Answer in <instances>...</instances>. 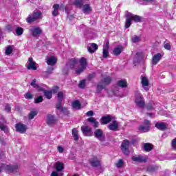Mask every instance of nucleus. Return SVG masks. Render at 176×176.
<instances>
[{"mask_svg": "<svg viewBox=\"0 0 176 176\" xmlns=\"http://www.w3.org/2000/svg\"><path fill=\"white\" fill-rule=\"evenodd\" d=\"M112 77L109 76H106L103 77L100 82L98 83L96 87V93L98 94H100L101 93V91L104 90L106 87V86H109L111 83H112Z\"/></svg>", "mask_w": 176, "mask_h": 176, "instance_id": "1", "label": "nucleus"}, {"mask_svg": "<svg viewBox=\"0 0 176 176\" xmlns=\"http://www.w3.org/2000/svg\"><path fill=\"white\" fill-rule=\"evenodd\" d=\"M42 19V12H33L32 14H29L28 18L26 19L27 23L31 24L32 23H34L37 20Z\"/></svg>", "mask_w": 176, "mask_h": 176, "instance_id": "2", "label": "nucleus"}, {"mask_svg": "<svg viewBox=\"0 0 176 176\" xmlns=\"http://www.w3.org/2000/svg\"><path fill=\"white\" fill-rule=\"evenodd\" d=\"M80 67H78L76 70V74L77 75H80V74H82V72H85V70L87 67V60L85 57H82L80 60Z\"/></svg>", "mask_w": 176, "mask_h": 176, "instance_id": "3", "label": "nucleus"}, {"mask_svg": "<svg viewBox=\"0 0 176 176\" xmlns=\"http://www.w3.org/2000/svg\"><path fill=\"white\" fill-rule=\"evenodd\" d=\"M138 129L141 133H148L151 130V121L149 120H144L143 124L140 125Z\"/></svg>", "mask_w": 176, "mask_h": 176, "instance_id": "4", "label": "nucleus"}, {"mask_svg": "<svg viewBox=\"0 0 176 176\" xmlns=\"http://www.w3.org/2000/svg\"><path fill=\"white\" fill-rule=\"evenodd\" d=\"M88 162L91 167H101V160H98V157H97L96 155H93L91 158H89Z\"/></svg>", "mask_w": 176, "mask_h": 176, "instance_id": "5", "label": "nucleus"}, {"mask_svg": "<svg viewBox=\"0 0 176 176\" xmlns=\"http://www.w3.org/2000/svg\"><path fill=\"white\" fill-rule=\"evenodd\" d=\"M15 129L17 133H20V134H25L27 133V130H28V128L27 127V125L18 122L15 124Z\"/></svg>", "mask_w": 176, "mask_h": 176, "instance_id": "6", "label": "nucleus"}, {"mask_svg": "<svg viewBox=\"0 0 176 176\" xmlns=\"http://www.w3.org/2000/svg\"><path fill=\"white\" fill-rule=\"evenodd\" d=\"M129 146L130 141H129V140H125L122 142L121 144V151L124 153V155H130V151L129 150Z\"/></svg>", "mask_w": 176, "mask_h": 176, "instance_id": "7", "label": "nucleus"}, {"mask_svg": "<svg viewBox=\"0 0 176 176\" xmlns=\"http://www.w3.org/2000/svg\"><path fill=\"white\" fill-rule=\"evenodd\" d=\"M135 104L139 108H143L145 106V99L142 95H137L135 96Z\"/></svg>", "mask_w": 176, "mask_h": 176, "instance_id": "8", "label": "nucleus"}, {"mask_svg": "<svg viewBox=\"0 0 176 176\" xmlns=\"http://www.w3.org/2000/svg\"><path fill=\"white\" fill-rule=\"evenodd\" d=\"M94 135L98 140L100 141H105V136L104 135V131L102 129H98L94 132Z\"/></svg>", "mask_w": 176, "mask_h": 176, "instance_id": "9", "label": "nucleus"}, {"mask_svg": "<svg viewBox=\"0 0 176 176\" xmlns=\"http://www.w3.org/2000/svg\"><path fill=\"white\" fill-rule=\"evenodd\" d=\"M131 159L133 162H136V163H146L148 162V157H144L142 155L133 156Z\"/></svg>", "mask_w": 176, "mask_h": 176, "instance_id": "10", "label": "nucleus"}, {"mask_svg": "<svg viewBox=\"0 0 176 176\" xmlns=\"http://www.w3.org/2000/svg\"><path fill=\"white\" fill-rule=\"evenodd\" d=\"M111 122H112V116L111 115L102 116L100 120V122L102 125L108 124V123H111Z\"/></svg>", "mask_w": 176, "mask_h": 176, "instance_id": "11", "label": "nucleus"}, {"mask_svg": "<svg viewBox=\"0 0 176 176\" xmlns=\"http://www.w3.org/2000/svg\"><path fill=\"white\" fill-rule=\"evenodd\" d=\"M155 127L158 130H160V131H166L168 126L166 122H156L155 124Z\"/></svg>", "mask_w": 176, "mask_h": 176, "instance_id": "12", "label": "nucleus"}, {"mask_svg": "<svg viewBox=\"0 0 176 176\" xmlns=\"http://www.w3.org/2000/svg\"><path fill=\"white\" fill-rule=\"evenodd\" d=\"M57 122L56 117L52 114H48L47 116V124L48 126H52V124H54Z\"/></svg>", "mask_w": 176, "mask_h": 176, "instance_id": "13", "label": "nucleus"}, {"mask_svg": "<svg viewBox=\"0 0 176 176\" xmlns=\"http://www.w3.org/2000/svg\"><path fill=\"white\" fill-rule=\"evenodd\" d=\"M87 50L89 53H96V52L98 50V45H97V43H92L90 44V46L87 47Z\"/></svg>", "mask_w": 176, "mask_h": 176, "instance_id": "14", "label": "nucleus"}, {"mask_svg": "<svg viewBox=\"0 0 176 176\" xmlns=\"http://www.w3.org/2000/svg\"><path fill=\"white\" fill-rule=\"evenodd\" d=\"M108 129L111 130V131H118V130H119V123L118 121L114 120L108 126Z\"/></svg>", "mask_w": 176, "mask_h": 176, "instance_id": "15", "label": "nucleus"}, {"mask_svg": "<svg viewBox=\"0 0 176 176\" xmlns=\"http://www.w3.org/2000/svg\"><path fill=\"white\" fill-rule=\"evenodd\" d=\"M30 31L32 36H34V38H36V36H39V35L42 34V29H41V28L39 27H36L34 29H32Z\"/></svg>", "mask_w": 176, "mask_h": 176, "instance_id": "16", "label": "nucleus"}, {"mask_svg": "<svg viewBox=\"0 0 176 176\" xmlns=\"http://www.w3.org/2000/svg\"><path fill=\"white\" fill-rule=\"evenodd\" d=\"M53 10L52 11V14L54 16V17H57L58 14H60V12L58 10H60V5L55 3L52 6Z\"/></svg>", "mask_w": 176, "mask_h": 176, "instance_id": "17", "label": "nucleus"}, {"mask_svg": "<svg viewBox=\"0 0 176 176\" xmlns=\"http://www.w3.org/2000/svg\"><path fill=\"white\" fill-rule=\"evenodd\" d=\"M160 60H162V54L157 53L153 56L151 63L153 65H156Z\"/></svg>", "mask_w": 176, "mask_h": 176, "instance_id": "18", "label": "nucleus"}, {"mask_svg": "<svg viewBox=\"0 0 176 176\" xmlns=\"http://www.w3.org/2000/svg\"><path fill=\"white\" fill-rule=\"evenodd\" d=\"M5 170H7V171H10V173H13L14 171H16L19 168V166L17 164L15 165H6L4 164L3 166Z\"/></svg>", "mask_w": 176, "mask_h": 176, "instance_id": "19", "label": "nucleus"}, {"mask_svg": "<svg viewBox=\"0 0 176 176\" xmlns=\"http://www.w3.org/2000/svg\"><path fill=\"white\" fill-rule=\"evenodd\" d=\"M82 12L85 14H89L93 12V8L90 6V4H85L82 6Z\"/></svg>", "mask_w": 176, "mask_h": 176, "instance_id": "20", "label": "nucleus"}, {"mask_svg": "<svg viewBox=\"0 0 176 176\" xmlns=\"http://www.w3.org/2000/svg\"><path fill=\"white\" fill-rule=\"evenodd\" d=\"M142 149L144 152H151V151L153 150V144L151 143H144L143 144Z\"/></svg>", "mask_w": 176, "mask_h": 176, "instance_id": "21", "label": "nucleus"}, {"mask_svg": "<svg viewBox=\"0 0 176 176\" xmlns=\"http://www.w3.org/2000/svg\"><path fill=\"white\" fill-rule=\"evenodd\" d=\"M116 85L118 87H121V89H126V87L129 86V84L127 83V81L126 80H120L117 81Z\"/></svg>", "mask_w": 176, "mask_h": 176, "instance_id": "22", "label": "nucleus"}, {"mask_svg": "<svg viewBox=\"0 0 176 176\" xmlns=\"http://www.w3.org/2000/svg\"><path fill=\"white\" fill-rule=\"evenodd\" d=\"M87 122H89V123L93 124V127L94 129H97L98 126H100V122H98L95 118L90 117L87 118Z\"/></svg>", "mask_w": 176, "mask_h": 176, "instance_id": "23", "label": "nucleus"}, {"mask_svg": "<svg viewBox=\"0 0 176 176\" xmlns=\"http://www.w3.org/2000/svg\"><path fill=\"white\" fill-rule=\"evenodd\" d=\"M47 64L48 65H56L57 64V58L54 56H51L47 60Z\"/></svg>", "mask_w": 176, "mask_h": 176, "instance_id": "24", "label": "nucleus"}, {"mask_svg": "<svg viewBox=\"0 0 176 176\" xmlns=\"http://www.w3.org/2000/svg\"><path fill=\"white\" fill-rule=\"evenodd\" d=\"M84 3H85L83 0H74L73 1V5L76 8H78V9H82V8H83Z\"/></svg>", "mask_w": 176, "mask_h": 176, "instance_id": "25", "label": "nucleus"}, {"mask_svg": "<svg viewBox=\"0 0 176 176\" xmlns=\"http://www.w3.org/2000/svg\"><path fill=\"white\" fill-rule=\"evenodd\" d=\"M129 16H131V19H132V21H135V23H141V21H142V17L140 15L130 14Z\"/></svg>", "mask_w": 176, "mask_h": 176, "instance_id": "26", "label": "nucleus"}, {"mask_svg": "<svg viewBox=\"0 0 176 176\" xmlns=\"http://www.w3.org/2000/svg\"><path fill=\"white\" fill-rule=\"evenodd\" d=\"M81 130L82 133L85 135H89L90 133H91V128L87 126H82Z\"/></svg>", "mask_w": 176, "mask_h": 176, "instance_id": "27", "label": "nucleus"}, {"mask_svg": "<svg viewBox=\"0 0 176 176\" xmlns=\"http://www.w3.org/2000/svg\"><path fill=\"white\" fill-rule=\"evenodd\" d=\"M122 51L123 47L122 45H118L117 47L114 48L113 52L114 56H120Z\"/></svg>", "mask_w": 176, "mask_h": 176, "instance_id": "28", "label": "nucleus"}, {"mask_svg": "<svg viewBox=\"0 0 176 176\" xmlns=\"http://www.w3.org/2000/svg\"><path fill=\"white\" fill-rule=\"evenodd\" d=\"M43 93L44 94V96L47 100H52V98H53V92H52L51 90L44 89V91H43Z\"/></svg>", "mask_w": 176, "mask_h": 176, "instance_id": "29", "label": "nucleus"}, {"mask_svg": "<svg viewBox=\"0 0 176 176\" xmlns=\"http://www.w3.org/2000/svg\"><path fill=\"white\" fill-rule=\"evenodd\" d=\"M78 65V60L76 58H72L69 61V68L74 69Z\"/></svg>", "mask_w": 176, "mask_h": 176, "instance_id": "30", "label": "nucleus"}, {"mask_svg": "<svg viewBox=\"0 0 176 176\" xmlns=\"http://www.w3.org/2000/svg\"><path fill=\"white\" fill-rule=\"evenodd\" d=\"M55 168L56 171L60 173L62 170H64V164L63 162H57L55 164Z\"/></svg>", "mask_w": 176, "mask_h": 176, "instance_id": "31", "label": "nucleus"}, {"mask_svg": "<svg viewBox=\"0 0 176 176\" xmlns=\"http://www.w3.org/2000/svg\"><path fill=\"white\" fill-rule=\"evenodd\" d=\"M131 21H133V19H131L130 14L126 15L125 28H130V26L131 25Z\"/></svg>", "mask_w": 176, "mask_h": 176, "instance_id": "32", "label": "nucleus"}, {"mask_svg": "<svg viewBox=\"0 0 176 176\" xmlns=\"http://www.w3.org/2000/svg\"><path fill=\"white\" fill-rule=\"evenodd\" d=\"M0 130H1V131H3V133H6V134H8V133H9V128L8 127V125H5L2 122H0Z\"/></svg>", "mask_w": 176, "mask_h": 176, "instance_id": "33", "label": "nucleus"}, {"mask_svg": "<svg viewBox=\"0 0 176 176\" xmlns=\"http://www.w3.org/2000/svg\"><path fill=\"white\" fill-rule=\"evenodd\" d=\"M159 170V166L157 165H151L147 168V170L149 173H154V171H157Z\"/></svg>", "mask_w": 176, "mask_h": 176, "instance_id": "34", "label": "nucleus"}, {"mask_svg": "<svg viewBox=\"0 0 176 176\" xmlns=\"http://www.w3.org/2000/svg\"><path fill=\"white\" fill-rule=\"evenodd\" d=\"M72 107L74 108V109H80L82 104H80V102L79 100H75L72 103Z\"/></svg>", "mask_w": 176, "mask_h": 176, "instance_id": "35", "label": "nucleus"}, {"mask_svg": "<svg viewBox=\"0 0 176 176\" xmlns=\"http://www.w3.org/2000/svg\"><path fill=\"white\" fill-rule=\"evenodd\" d=\"M72 135L74 138V141L79 140L78 132V130H76V129H75V128L72 129Z\"/></svg>", "mask_w": 176, "mask_h": 176, "instance_id": "36", "label": "nucleus"}, {"mask_svg": "<svg viewBox=\"0 0 176 176\" xmlns=\"http://www.w3.org/2000/svg\"><path fill=\"white\" fill-rule=\"evenodd\" d=\"M27 69L36 71L38 69V67L36 66V63L32 64H28Z\"/></svg>", "mask_w": 176, "mask_h": 176, "instance_id": "37", "label": "nucleus"}, {"mask_svg": "<svg viewBox=\"0 0 176 176\" xmlns=\"http://www.w3.org/2000/svg\"><path fill=\"white\" fill-rule=\"evenodd\" d=\"M142 85L143 87L149 86V80L145 76L142 78Z\"/></svg>", "mask_w": 176, "mask_h": 176, "instance_id": "38", "label": "nucleus"}, {"mask_svg": "<svg viewBox=\"0 0 176 176\" xmlns=\"http://www.w3.org/2000/svg\"><path fill=\"white\" fill-rule=\"evenodd\" d=\"M15 32L17 36H20V35H23V34L24 33V29L21 27H17Z\"/></svg>", "mask_w": 176, "mask_h": 176, "instance_id": "39", "label": "nucleus"}, {"mask_svg": "<svg viewBox=\"0 0 176 176\" xmlns=\"http://www.w3.org/2000/svg\"><path fill=\"white\" fill-rule=\"evenodd\" d=\"M13 53V47L9 45L6 49V56H9Z\"/></svg>", "mask_w": 176, "mask_h": 176, "instance_id": "40", "label": "nucleus"}, {"mask_svg": "<svg viewBox=\"0 0 176 176\" xmlns=\"http://www.w3.org/2000/svg\"><path fill=\"white\" fill-rule=\"evenodd\" d=\"M54 71V67H48L47 68V71L45 72V75L49 76V75H51V74H53Z\"/></svg>", "mask_w": 176, "mask_h": 176, "instance_id": "41", "label": "nucleus"}, {"mask_svg": "<svg viewBox=\"0 0 176 176\" xmlns=\"http://www.w3.org/2000/svg\"><path fill=\"white\" fill-rule=\"evenodd\" d=\"M57 98L58 101H63L64 98V93L63 91H58L57 94Z\"/></svg>", "mask_w": 176, "mask_h": 176, "instance_id": "42", "label": "nucleus"}, {"mask_svg": "<svg viewBox=\"0 0 176 176\" xmlns=\"http://www.w3.org/2000/svg\"><path fill=\"white\" fill-rule=\"evenodd\" d=\"M24 97L26 100H32L34 95L31 92H27L25 94Z\"/></svg>", "mask_w": 176, "mask_h": 176, "instance_id": "43", "label": "nucleus"}, {"mask_svg": "<svg viewBox=\"0 0 176 176\" xmlns=\"http://www.w3.org/2000/svg\"><path fill=\"white\" fill-rule=\"evenodd\" d=\"M36 115H38V112L30 111L29 113V120H32V119H34V118H35V116H36Z\"/></svg>", "mask_w": 176, "mask_h": 176, "instance_id": "44", "label": "nucleus"}, {"mask_svg": "<svg viewBox=\"0 0 176 176\" xmlns=\"http://www.w3.org/2000/svg\"><path fill=\"white\" fill-rule=\"evenodd\" d=\"M80 89H85L86 87V80H81L78 84Z\"/></svg>", "mask_w": 176, "mask_h": 176, "instance_id": "45", "label": "nucleus"}, {"mask_svg": "<svg viewBox=\"0 0 176 176\" xmlns=\"http://www.w3.org/2000/svg\"><path fill=\"white\" fill-rule=\"evenodd\" d=\"M60 112H62L66 116H68V115H69V111H68V109H67V107H62L60 109Z\"/></svg>", "mask_w": 176, "mask_h": 176, "instance_id": "46", "label": "nucleus"}, {"mask_svg": "<svg viewBox=\"0 0 176 176\" xmlns=\"http://www.w3.org/2000/svg\"><path fill=\"white\" fill-rule=\"evenodd\" d=\"M63 108V100H57L56 104V109L59 110Z\"/></svg>", "mask_w": 176, "mask_h": 176, "instance_id": "47", "label": "nucleus"}, {"mask_svg": "<svg viewBox=\"0 0 176 176\" xmlns=\"http://www.w3.org/2000/svg\"><path fill=\"white\" fill-rule=\"evenodd\" d=\"M58 90H60V87L55 85L52 87L51 91L52 92L53 94H56L58 93Z\"/></svg>", "mask_w": 176, "mask_h": 176, "instance_id": "48", "label": "nucleus"}, {"mask_svg": "<svg viewBox=\"0 0 176 176\" xmlns=\"http://www.w3.org/2000/svg\"><path fill=\"white\" fill-rule=\"evenodd\" d=\"M43 101V96H38L36 98L34 99V104H39Z\"/></svg>", "mask_w": 176, "mask_h": 176, "instance_id": "49", "label": "nucleus"}, {"mask_svg": "<svg viewBox=\"0 0 176 176\" xmlns=\"http://www.w3.org/2000/svg\"><path fill=\"white\" fill-rule=\"evenodd\" d=\"M171 148L173 151H176V138L171 141Z\"/></svg>", "mask_w": 176, "mask_h": 176, "instance_id": "50", "label": "nucleus"}, {"mask_svg": "<svg viewBox=\"0 0 176 176\" xmlns=\"http://www.w3.org/2000/svg\"><path fill=\"white\" fill-rule=\"evenodd\" d=\"M116 164L118 168H120V167H123V164H124V162H123V160H119Z\"/></svg>", "mask_w": 176, "mask_h": 176, "instance_id": "51", "label": "nucleus"}, {"mask_svg": "<svg viewBox=\"0 0 176 176\" xmlns=\"http://www.w3.org/2000/svg\"><path fill=\"white\" fill-rule=\"evenodd\" d=\"M103 58H107V57H109V52H108V50L103 49Z\"/></svg>", "mask_w": 176, "mask_h": 176, "instance_id": "52", "label": "nucleus"}, {"mask_svg": "<svg viewBox=\"0 0 176 176\" xmlns=\"http://www.w3.org/2000/svg\"><path fill=\"white\" fill-rule=\"evenodd\" d=\"M139 41L140 37L138 36H134L133 37H132L131 42H133V43H137Z\"/></svg>", "mask_w": 176, "mask_h": 176, "instance_id": "53", "label": "nucleus"}, {"mask_svg": "<svg viewBox=\"0 0 176 176\" xmlns=\"http://www.w3.org/2000/svg\"><path fill=\"white\" fill-rule=\"evenodd\" d=\"M146 109H148V111H152V110L155 109L153 108V104L152 103H148L146 105Z\"/></svg>", "mask_w": 176, "mask_h": 176, "instance_id": "54", "label": "nucleus"}, {"mask_svg": "<svg viewBox=\"0 0 176 176\" xmlns=\"http://www.w3.org/2000/svg\"><path fill=\"white\" fill-rule=\"evenodd\" d=\"M5 111H6V112H10V111H12V107L10 105H9V104H6Z\"/></svg>", "mask_w": 176, "mask_h": 176, "instance_id": "55", "label": "nucleus"}, {"mask_svg": "<svg viewBox=\"0 0 176 176\" xmlns=\"http://www.w3.org/2000/svg\"><path fill=\"white\" fill-rule=\"evenodd\" d=\"M164 49L166 50H171V45L170 43H166L164 46Z\"/></svg>", "mask_w": 176, "mask_h": 176, "instance_id": "56", "label": "nucleus"}, {"mask_svg": "<svg viewBox=\"0 0 176 176\" xmlns=\"http://www.w3.org/2000/svg\"><path fill=\"white\" fill-rule=\"evenodd\" d=\"M94 78H96V73L91 74L88 76L89 80H91V79H94Z\"/></svg>", "mask_w": 176, "mask_h": 176, "instance_id": "57", "label": "nucleus"}, {"mask_svg": "<svg viewBox=\"0 0 176 176\" xmlns=\"http://www.w3.org/2000/svg\"><path fill=\"white\" fill-rule=\"evenodd\" d=\"M35 61H34V58L30 57L28 60V64H34Z\"/></svg>", "mask_w": 176, "mask_h": 176, "instance_id": "58", "label": "nucleus"}, {"mask_svg": "<svg viewBox=\"0 0 176 176\" xmlns=\"http://www.w3.org/2000/svg\"><path fill=\"white\" fill-rule=\"evenodd\" d=\"M58 151L60 153H63V152H64V148H63L61 146H58Z\"/></svg>", "mask_w": 176, "mask_h": 176, "instance_id": "59", "label": "nucleus"}, {"mask_svg": "<svg viewBox=\"0 0 176 176\" xmlns=\"http://www.w3.org/2000/svg\"><path fill=\"white\" fill-rule=\"evenodd\" d=\"M6 30H8V32H12V31H13L12 30V25H6Z\"/></svg>", "mask_w": 176, "mask_h": 176, "instance_id": "60", "label": "nucleus"}, {"mask_svg": "<svg viewBox=\"0 0 176 176\" xmlns=\"http://www.w3.org/2000/svg\"><path fill=\"white\" fill-rule=\"evenodd\" d=\"M30 85L32 86V87H34L36 85V79L34 78Z\"/></svg>", "mask_w": 176, "mask_h": 176, "instance_id": "61", "label": "nucleus"}, {"mask_svg": "<svg viewBox=\"0 0 176 176\" xmlns=\"http://www.w3.org/2000/svg\"><path fill=\"white\" fill-rule=\"evenodd\" d=\"M94 115V112H93V111H89L88 112H87V116H93Z\"/></svg>", "mask_w": 176, "mask_h": 176, "instance_id": "62", "label": "nucleus"}, {"mask_svg": "<svg viewBox=\"0 0 176 176\" xmlns=\"http://www.w3.org/2000/svg\"><path fill=\"white\" fill-rule=\"evenodd\" d=\"M36 90H37V91H44L45 89H43V87L38 85V87H37Z\"/></svg>", "mask_w": 176, "mask_h": 176, "instance_id": "63", "label": "nucleus"}, {"mask_svg": "<svg viewBox=\"0 0 176 176\" xmlns=\"http://www.w3.org/2000/svg\"><path fill=\"white\" fill-rule=\"evenodd\" d=\"M51 176H58V173L57 172H52Z\"/></svg>", "mask_w": 176, "mask_h": 176, "instance_id": "64", "label": "nucleus"}]
</instances>
